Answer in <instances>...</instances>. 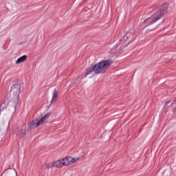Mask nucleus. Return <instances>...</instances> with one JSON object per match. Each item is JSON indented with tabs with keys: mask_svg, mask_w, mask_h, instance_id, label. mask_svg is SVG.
I'll list each match as a JSON object with an SVG mask.
<instances>
[{
	"mask_svg": "<svg viewBox=\"0 0 176 176\" xmlns=\"http://www.w3.org/2000/svg\"><path fill=\"white\" fill-rule=\"evenodd\" d=\"M167 9H168V5L167 3H164L162 6L160 10L157 11L152 16L147 18L145 19L142 24H147L145 27H149L151 24H153V23H156L158 20H160L164 14H166L167 12Z\"/></svg>",
	"mask_w": 176,
	"mask_h": 176,
	"instance_id": "2",
	"label": "nucleus"
},
{
	"mask_svg": "<svg viewBox=\"0 0 176 176\" xmlns=\"http://www.w3.org/2000/svg\"><path fill=\"white\" fill-rule=\"evenodd\" d=\"M2 141V139H0V142H1Z\"/></svg>",
	"mask_w": 176,
	"mask_h": 176,
	"instance_id": "15",
	"label": "nucleus"
},
{
	"mask_svg": "<svg viewBox=\"0 0 176 176\" xmlns=\"http://www.w3.org/2000/svg\"><path fill=\"white\" fill-rule=\"evenodd\" d=\"M11 93H12L17 100H19L20 93H21V84H14L12 87H11Z\"/></svg>",
	"mask_w": 176,
	"mask_h": 176,
	"instance_id": "4",
	"label": "nucleus"
},
{
	"mask_svg": "<svg viewBox=\"0 0 176 176\" xmlns=\"http://www.w3.org/2000/svg\"><path fill=\"white\" fill-rule=\"evenodd\" d=\"M16 135L24 137V135H25V131L24 129H21L19 131L16 132Z\"/></svg>",
	"mask_w": 176,
	"mask_h": 176,
	"instance_id": "11",
	"label": "nucleus"
},
{
	"mask_svg": "<svg viewBox=\"0 0 176 176\" xmlns=\"http://www.w3.org/2000/svg\"><path fill=\"white\" fill-rule=\"evenodd\" d=\"M42 167L44 170H46V168H52L54 166V164L52 162H49L47 164H45L44 165H42Z\"/></svg>",
	"mask_w": 176,
	"mask_h": 176,
	"instance_id": "10",
	"label": "nucleus"
},
{
	"mask_svg": "<svg viewBox=\"0 0 176 176\" xmlns=\"http://www.w3.org/2000/svg\"><path fill=\"white\" fill-rule=\"evenodd\" d=\"M168 104H170V101L166 102L164 108H166V107H167V105H168Z\"/></svg>",
	"mask_w": 176,
	"mask_h": 176,
	"instance_id": "13",
	"label": "nucleus"
},
{
	"mask_svg": "<svg viewBox=\"0 0 176 176\" xmlns=\"http://www.w3.org/2000/svg\"><path fill=\"white\" fill-rule=\"evenodd\" d=\"M112 64H113V61L111 59L102 60L100 62L87 69L85 76L90 75V74L92 72H94L96 75H98L100 74H105L108 68H109Z\"/></svg>",
	"mask_w": 176,
	"mask_h": 176,
	"instance_id": "1",
	"label": "nucleus"
},
{
	"mask_svg": "<svg viewBox=\"0 0 176 176\" xmlns=\"http://www.w3.org/2000/svg\"><path fill=\"white\" fill-rule=\"evenodd\" d=\"M129 41V36L126 35H124L122 38L119 41L120 43H123V42H127Z\"/></svg>",
	"mask_w": 176,
	"mask_h": 176,
	"instance_id": "12",
	"label": "nucleus"
},
{
	"mask_svg": "<svg viewBox=\"0 0 176 176\" xmlns=\"http://www.w3.org/2000/svg\"><path fill=\"white\" fill-rule=\"evenodd\" d=\"M1 176H17V171L14 168H9L3 172Z\"/></svg>",
	"mask_w": 176,
	"mask_h": 176,
	"instance_id": "5",
	"label": "nucleus"
},
{
	"mask_svg": "<svg viewBox=\"0 0 176 176\" xmlns=\"http://www.w3.org/2000/svg\"><path fill=\"white\" fill-rule=\"evenodd\" d=\"M57 97V89H54L52 99L50 101V107H52L53 104H54V101H56V98Z\"/></svg>",
	"mask_w": 176,
	"mask_h": 176,
	"instance_id": "8",
	"label": "nucleus"
},
{
	"mask_svg": "<svg viewBox=\"0 0 176 176\" xmlns=\"http://www.w3.org/2000/svg\"><path fill=\"white\" fill-rule=\"evenodd\" d=\"M14 108H15V109L17 108V104H15V105H14Z\"/></svg>",
	"mask_w": 176,
	"mask_h": 176,
	"instance_id": "14",
	"label": "nucleus"
},
{
	"mask_svg": "<svg viewBox=\"0 0 176 176\" xmlns=\"http://www.w3.org/2000/svg\"><path fill=\"white\" fill-rule=\"evenodd\" d=\"M64 166H65V165L64 164V160L63 159L58 160L54 162V167H56L58 168H61V167H64Z\"/></svg>",
	"mask_w": 176,
	"mask_h": 176,
	"instance_id": "7",
	"label": "nucleus"
},
{
	"mask_svg": "<svg viewBox=\"0 0 176 176\" xmlns=\"http://www.w3.org/2000/svg\"><path fill=\"white\" fill-rule=\"evenodd\" d=\"M49 119V114H46L45 116L41 118L40 120H33L31 122L29 123V126L28 127V131H31L34 130V129H36L41 124H43L46 120Z\"/></svg>",
	"mask_w": 176,
	"mask_h": 176,
	"instance_id": "3",
	"label": "nucleus"
},
{
	"mask_svg": "<svg viewBox=\"0 0 176 176\" xmlns=\"http://www.w3.org/2000/svg\"><path fill=\"white\" fill-rule=\"evenodd\" d=\"M25 60H27V55H23L16 60V64H21V63H24Z\"/></svg>",
	"mask_w": 176,
	"mask_h": 176,
	"instance_id": "9",
	"label": "nucleus"
},
{
	"mask_svg": "<svg viewBox=\"0 0 176 176\" xmlns=\"http://www.w3.org/2000/svg\"><path fill=\"white\" fill-rule=\"evenodd\" d=\"M63 160L65 166H71V164H74V163H75L76 160H79V158L75 160V158L72 157H67L65 158H63Z\"/></svg>",
	"mask_w": 176,
	"mask_h": 176,
	"instance_id": "6",
	"label": "nucleus"
}]
</instances>
